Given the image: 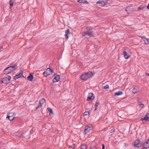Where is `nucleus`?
<instances>
[{
  "mask_svg": "<svg viewBox=\"0 0 149 149\" xmlns=\"http://www.w3.org/2000/svg\"><path fill=\"white\" fill-rule=\"evenodd\" d=\"M94 73L95 72L94 71H89L88 72H85L81 74L80 78L82 80L85 81H86L92 77Z\"/></svg>",
  "mask_w": 149,
  "mask_h": 149,
  "instance_id": "f257e3e1",
  "label": "nucleus"
},
{
  "mask_svg": "<svg viewBox=\"0 0 149 149\" xmlns=\"http://www.w3.org/2000/svg\"><path fill=\"white\" fill-rule=\"evenodd\" d=\"M17 68V65L15 64L13 66H10L6 68L4 70V73L5 74H8L12 73L15 71Z\"/></svg>",
  "mask_w": 149,
  "mask_h": 149,
  "instance_id": "f03ea898",
  "label": "nucleus"
},
{
  "mask_svg": "<svg viewBox=\"0 0 149 149\" xmlns=\"http://www.w3.org/2000/svg\"><path fill=\"white\" fill-rule=\"evenodd\" d=\"M107 0H100L96 3V5L99 4V6H103L107 4Z\"/></svg>",
  "mask_w": 149,
  "mask_h": 149,
  "instance_id": "7ed1b4c3",
  "label": "nucleus"
},
{
  "mask_svg": "<svg viewBox=\"0 0 149 149\" xmlns=\"http://www.w3.org/2000/svg\"><path fill=\"white\" fill-rule=\"evenodd\" d=\"M23 71L22 70H20V72L17 74L15 76L13 77V79L16 80L19 78L21 77H24V76L23 75Z\"/></svg>",
  "mask_w": 149,
  "mask_h": 149,
  "instance_id": "20e7f679",
  "label": "nucleus"
},
{
  "mask_svg": "<svg viewBox=\"0 0 149 149\" xmlns=\"http://www.w3.org/2000/svg\"><path fill=\"white\" fill-rule=\"evenodd\" d=\"M14 113L13 112H10L8 114L7 116V118L10 121L13 120L15 117H14Z\"/></svg>",
  "mask_w": 149,
  "mask_h": 149,
  "instance_id": "39448f33",
  "label": "nucleus"
},
{
  "mask_svg": "<svg viewBox=\"0 0 149 149\" xmlns=\"http://www.w3.org/2000/svg\"><path fill=\"white\" fill-rule=\"evenodd\" d=\"M134 145L135 147L139 148L142 146V144L140 140L137 139L135 141L134 143Z\"/></svg>",
  "mask_w": 149,
  "mask_h": 149,
  "instance_id": "423d86ee",
  "label": "nucleus"
},
{
  "mask_svg": "<svg viewBox=\"0 0 149 149\" xmlns=\"http://www.w3.org/2000/svg\"><path fill=\"white\" fill-rule=\"evenodd\" d=\"M54 78L53 79L52 81L53 82L55 83L58 82L59 81L60 79V75L55 74L53 75Z\"/></svg>",
  "mask_w": 149,
  "mask_h": 149,
  "instance_id": "0eeeda50",
  "label": "nucleus"
},
{
  "mask_svg": "<svg viewBox=\"0 0 149 149\" xmlns=\"http://www.w3.org/2000/svg\"><path fill=\"white\" fill-rule=\"evenodd\" d=\"M45 100L44 98L41 99L39 101V103L38 105V107H36V109H37L38 108L41 107L42 105L45 102Z\"/></svg>",
  "mask_w": 149,
  "mask_h": 149,
  "instance_id": "6e6552de",
  "label": "nucleus"
},
{
  "mask_svg": "<svg viewBox=\"0 0 149 149\" xmlns=\"http://www.w3.org/2000/svg\"><path fill=\"white\" fill-rule=\"evenodd\" d=\"M128 50V49L126 47L123 50V54H124V57L125 59H127L130 57V55H128L127 51Z\"/></svg>",
  "mask_w": 149,
  "mask_h": 149,
  "instance_id": "1a4fd4ad",
  "label": "nucleus"
},
{
  "mask_svg": "<svg viewBox=\"0 0 149 149\" xmlns=\"http://www.w3.org/2000/svg\"><path fill=\"white\" fill-rule=\"evenodd\" d=\"M143 123H145L147 121H149V112L143 118H141Z\"/></svg>",
  "mask_w": 149,
  "mask_h": 149,
  "instance_id": "9d476101",
  "label": "nucleus"
},
{
  "mask_svg": "<svg viewBox=\"0 0 149 149\" xmlns=\"http://www.w3.org/2000/svg\"><path fill=\"white\" fill-rule=\"evenodd\" d=\"M143 148L147 149L149 148V139H148L143 145Z\"/></svg>",
  "mask_w": 149,
  "mask_h": 149,
  "instance_id": "9b49d317",
  "label": "nucleus"
},
{
  "mask_svg": "<svg viewBox=\"0 0 149 149\" xmlns=\"http://www.w3.org/2000/svg\"><path fill=\"white\" fill-rule=\"evenodd\" d=\"M91 31L89 30V31L87 32H83L82 33V35L83 36H91Z\"/></svg>",
  "mask_w": 149,
  "mask_h": 149,
  "instance_id": "f8f14e48",
  "label": "nucleus"
},
{
  "mask_svg": "<svg viewBox=\"0 0 149 149\" xmlns=\"http://www.w3.org/2000/svg\"><path fill=\"white\" fill-rule=\"evenodd\" d=\"M95 98L94 95L93 93H89L87 99V101H90L93 100Z\"/></svg>",
  "mask_w": 149,
  "mask_h": 149,
  "instance_id": "ddd939ff",
  "label": "nucleus"
},
{
  "mask_svg": "<svg viewBox=\"0 0 149 149\" xmlns=\"http://www.w3.org/2000/svg\"><path fill=\"white\" fill-rule=\"evenodd\" d=\"M92 127L90 126H87L85 127L84 130V134H86L88 133L91 130Z\"/></svg>",
  "mask_w": 149,
  "mask_h": 149,
  "instance_id": "4468645a",
  "label": "nucleus"
},
{
  "mask_svg": "<svg viewBox=\"0 0 149 149\" xmlns=\"http://www.w3.org/2000/svg\"><path fill=\"white\" fill-rule=\"evenodd\" d=\"M33 79V74L32 73H30L29 76L27 77L28 80L32 81Z\"/></svg>",
  "mask_w": 149,
  "mask_h": 149,
  "instance_id": "2eb2a0df",
  "label": "nucleus"
},
{
  "mask_svg": "<svg viewBox=\"0 0 149 149\" xmlns=\"http://www.w3.org/2000/svg\"><path fill=\"white\" fill-rule=\"evenodd\" d=\"M53 71V70L51 68H48L47 69L46 71L49 75H50L52 74Z\"/></svg>",
  "mask_w": 149,
  "mask_h": 149,
  "instance_id": "dca6fc26",
  "label": "nucleus"
},
{
  "mask_svg": "<svg viewBox=\"0 0 149 149\" xmlns=\"http://www.w3.org/2000/svg\"><path fill=\"white\" fill-rule=\"evenodd\" d=\"M2 83L7 84L8 81L7 80V78L6 77H4L2 79L1 81Z\"/></svg>",
  "mask_w": 149,
  "mask_h": 149,
  "instance_id": "f3484780",
  "label": "nucleus"
},
{
  "mask_svg": "<svg viewBox=\"0 0 149 149\" xmlns=\"http://www.w3.org/2000/svg\"><path fill=\"white\" fill-rule=\"evenodd\" d=\"M146 44H149V38H142Z\"/></svg>",
  "mask_w": 149,
  "mask_h": 149,
  "instance_id": "a211bd4d",
  "label": "nucleus"
},
{
  "mask_svg": "<svg viewBox=\"0 0 149 149\" xmlns=\"http://www.w3.org/2000/svg\"><path fill=\"white\" fill-rule=\"evenodd\" d=\"M100 102L99 100H97L95 104V110H97V106L100 104Z\"/></svg>",
  "mask_w": 149,
  "mask_h": 149,
  "instance_id": "6ab92c4d",
  "label": "nucleus"
},
{
  "mask_svg": "<svg viewBox=\"0 0 149 149\" xmlns=\"http://www.w3.org/2000/svg\"><path fill=\"white\" fill-rule=\"evenodd\" d=\"M137 102H138V103L139 104V105L141 107L142 105V108H143L144 107V104H143L141 102H140L139 98H138V99H137Z\"/></svg>",
  "mask_w": 149,
  "mask_h": 149,
  "instance_id": "aec40b11",
  "label": "nucleus"
},
{
  "mask_svg": "<svg viewBox=\"0 0 149 149\" xmlns=\"http://www.w3.org/2000/svg\"><path fill=\"white\" fill-rule=\"evenodd\" d=\"M123 94V92L120 91H118V92H116L115 93V95H120Z\"/></svg>",
  "mask_w": 149,
  "mask_h": 149,
  "instance_id": "412c9836",
  "label": "nucleus"
},
{
  "mask_svg": "<svg viewBox=\"0 0 149 149\" xmlns=\"http://www.w3.org/2000/svg\"><path fill=\"white\" fill-rule=\"evenodd\" d=\"M87 146L86 144H83L81 146L80 149H87Z\"/></svg>",
  "mask_w": 149,
  "mask_h": 149,
  "instance_id": "4be33fe9",
  "label": "nucleus"
},
{
  "mask_svg": "<svg viewBox=\"0 0 149 149\" xmlns=\"http://www.w3.org/2000/svg\"><path fill=\"white\" fill-rule=\"evenodd\" d=\"M66 37H68L70 34V31L69 29H67L65 32Z\"/></svg>",
  "mask_w": 149,
  "mask_h": 149,
  "instance_id": "5701e85b",
  "label": "nucleus"
},
{
  "mask_svg": "<svg viewBox=\"0 0 149 149\" xmlns=\"http://www.w3.org/2000/svg\"><path fill=\"white\" fill-rule=\"evenodd\" d=\"M47 110L49 111V113L52 114H54V112L52 109L48 107L47 108Z\"/></svg>",
  "mask_w": 149,
  "mask_h": 149,
  "instance_id": "b1692460",
  "label": "nucleus"
},
{
  "mask_svg": "<svg viewBox=\"0 0 149 149\" xmlns=\"http://www.w3.org/2000/svg\"><path fill=\"white\" fill-rule=\"evenodd\" d=\"M137 92L136 89L135 88H134L132 90V92L134 94L136 93Z\"/></svg>",
  "mask_w": 149,
  "mask_h": 149,
  "instance_id": "393cba45",
  "label": "nucleus"
},
{
  "mask_svg": "<svg viewBox=\"0 0 149 149\" xmlns=\"http://www.w3.org/2000/svg\"><path fill=\"white\" fill-rule=\"evenodd\" d=\"M90 149H98L97 147L95 146H91Z\"/></svg>",
  "mask_w": 149,
  "mask_h": 149,
  "instance_id": "a878e982",
  "label": "nucleus"
},
{
  "mask_svg": "<svg viewBox=\"0 0 149 149\" xmlns=\"http://www.w3.org/2000/svg\"><path fill=\"white\" fill-rule=\"evenodd\" d=\"M14 3L13 0H10V5L11 7L13 6Z\"/></svg>",
  "mask_w": 149,
  "mask_h": 149,
  "instance_id": "bb28decb",
  "label": "nucleus"
},
{
  "mask_svg": "<svg viewBox=\"0 0 149 149\" xmlns=\"http://www.w3.org/2000/svg\"><path fill=\"white\" fill-rule=\"evenodd\" d=\"M43 74L45 77H47L48 75H49L48 74V73L46 71H45L44 72H43Z\"/></svg>",
  "mask_w": 149,
  "mask_h": 149,
  "instance_id": "cd10ccee",
  "label": "nucleus"
},
{
  "mask_svg": "<svg viewBox=\"0 0 149 149\" xmlns=\"http://www.w3.org/2000/svg\"><path fill=\"white\" fill-rule=\"evenodd\" d=\"M129 6L125 8V10L128 13H129L128 12V11H129Z\"/></svg>",
  "mask_w": 149,
  "mask_h": 149,
  "instance_id": "c85d7f7f",
  "label": "nucleus"
},
{
  "mask_svg": "<svg viewBox=\"0 0 149 149\" xmlns=\"http://www.w3.org/2000/svg\"><path fill=\"white\" fill-rule=\"evenodd\" d=\"M89 114V112L88 111H85L84 114V116H87Z\"/></svg>",
  "mask_w": 149,
  "mask_h": 149,
  "instance_id": "c756f323",
  "label": "nucleus"
},
{
  "mask_svg": "<svg viewBox=\"0 0 149 149\" xmlns=\"http://www.w3.org/2000/svg\"><path fill=\"white\" fill-rule=\"evenodd\" d=\"M7 77H6V78H7V80L8 81H10V80L11 79V77L10 76H8Z\"/></svg>",
  "mask_w": 149,
  "mask_h": 149,
  "instance_id": "7c9ffc66",
  "label": "nucleus"
},
{
  "mask_svg": "<svg viewBox=\"0 0 149 149\" xmlns=\"http://www.w3.org/2000/svg\"><path fill=\"white\" fill-rule=\"evenodd\" d=\"M104 88L105 89H107L109 88V86L108 85H107L104 86Z\"/></svg>",
  "mask_w": 149,
  "mask_h": 149,
  "instance_id": "2f4dec72",
  "label": "nucleus"
},
{
  "mask_svg": "<svg viewBox=\"0 0 149 149\" xmlns=\"http://www.w3.org/2000/svg\"><path fill=\"white\" fill-rule=\"evenodd\" d=\"M143 8H144L142 6H141L138 8V10H142L143 9Z\"/></svg>",
  "mask_w": 149,
  "mask_h": 149,
  "instance_id": "473e14b6",
  "label": "nucleus"
},
{
  "mask_svg": "<svg viewBox=\"0 0 149 149\" xmlns=\"http://www.w3.org/2000/svg\"><path fill=\"white\" fill-rule=\"evenodd\" d=\"M70 147H71L72 148H74L75 147V144H73L71 146H70Z\"/></svg>",
  "mask_w": 149,
  "mask_h": 149,
  "instance_id": "72a5a7b5",
  "label": "nucleus"
},
{
  "mask_svg": "<svg viewBox=\"0 0 149 149\" xmlns=\"http://www.w3.org/2000/svg\"><path fill=\"white\" fill-rule=\"evenodd\" d=\"M115 131V129H113L111 130H110V132L111 133H112Z\"/></svg>",
  "mask_w": 149,
  "mask_h": 149,
  "instance_id": "f704fd0d",
  "label": "nucleus"
},
{
  "mask_svg": "<svg viewBox=\"0 0 149 149\" xmlns=\"http://www.w3.org/2000/svg\"><path fill=\"white\" fill-rule=\"evenodd\" d=\"M78 2H79L80 3H83V0H79L78 1Z\"/></svg>",
  "mask_w": 149,
  "mask_h": 149,
  "instance_id": "c9c22d12",
  "label": "nucleus"
},
{
  "mask_svg": "<svg viewBox=\"0 0 149 149\" xmlns=\"http://www.w3.org/2000/svg\"><path fill=\"white\" fill-rule=\"evenodd\" d=\"M102 149H105V146L104 144H102Z\"/></svg>",
  "mask_w": 149,
  "mask_h": 149,
  "instance_id": "e433bc0d",
  "label": "nucleus"
},
{
  "mask_svg": "<svg viewBox=\"0 0 149 149\" xmlns=\"http://www.w3.org/2000/svg\"><path fill=\"white\" fill-rule=\"evenodd\" d=\"M87 1L86 0H83V3H86Z\"/></svg>",
  "mask_w": 149,
  "mask_h": 149,
  "instance_id": "4c0bfd02",
  "label": "nucleus"
},
{
  "mask_svg": "<svg viewBox=\"0 0 149 149\" xmlns=\"http://www.w3.org/2000/svg\"><path fill=\"white\" fill-rule=\"evenodd\" d=\"M147 8L148 9H149V3L148 5V6H147Z\"/></svg>",
  "mask_w": 149,
  "mask_h": 149,
  "instance_id": "58836bf2",
  "label": "nucleus"
},
{
  "mask_svg": "<svg viewBox=\"0 0 149 149\" xmlns=\"http://www.w3.org/2000/svg\"><path fill=\"white\" fill-rule=\"evenodd\" d=\"M147 75L148 76H149V73H148L147 74Z\"/></svg>",
  "mask_w": 149,
  "mask_h": 149,
  "instance_id": "ea45409f",
  "label": "nucleus"
},
{
  "mask_svg": "<svg viewBox=\"0 0 149 149\" xmlns=\"http://www.w3.org/2000/svg\"><path fill=\"white\" fill-rule=\"evenodd\" d=\"M66 38V39H67V40L68 39V38Z\"/></svg>",
  "mask_w": 149,
  "mask_h": 149,
  "instance_id": "a19ab883",
  "label": "nucleus"
},
{
  "mask_svg": "<svg viewBox=\"0 0 149 149\" xmlns=\"http://www.w3.org/2000/svg\"><path fill=\"white\" fill-rule=\"evenodd\" d=\"M47 149H49V148H48H48Z\"/></svg>",
  "mask_w": 149,
  "mask_h": 149,
  "instance_id": "79ce46f5",
  "label": "nucleus"
}]
</instances>
